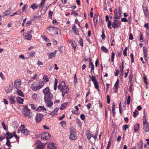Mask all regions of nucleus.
<instances>
[{
	"label": "nucleus",
	"mask_w": 149,
	"mask_h": 149,
	"mask_svg": "<svg viewBox=\"0 0 149 149\" xmlns=\"http://www.w3.org/2000/svg\"><path fill=\"white\" fill-rule=\"evenodd\" d=\"M58 88L62 92V95L63 97H64L65 94H68V92L69 89L63 81L59 84Z\"/></svg>",
	"instance_id": "obj_1"
},
{
	"label": "nucleus",
	"mask_w": 149,
	"mask_h": 149,
	"mask_svg": "<svg viewBox=\"0 0 149 149\" xmlns=\"http://www.w3.org/2000/svg\"><path fill=\"white\" fill-rule=\"evenodd\" d=\"M44 85L43 81L36 82L32 84L31 87L32 90L36 91L42 88Z\"/></svg>",
	"instance_id": "obj_2"
},
{
	"label": "nucleus",
	"mask_w": 149,
	"mask_h": 149,
	"mask_svg": "<svg viewBox=\"0 0 149 149\" xmlns=\"http://www.w3.org/2000/svg\"><path fill=\"white\" fill-rule=\"evenodd\" d=\"M33 112L35 111H31L27 106H25L23 110L22 113L25 117H27L29 118H31L34 115Z\"/></svg>",
	"instance_id": "obj_3"
},
{
	"label": "nucleus",
	"mask_w": 149,
	"mask_h": 149,
	"mask_svg": "<svg viewBox=\"0 0 149 149\" xmlns=\"http://www.w3.org/2000/svg\"><path fill=\"white\" fill-rule=\"evenodd\" d=\"M43 93L44 94V99L47 98H52L53 95L49 91V89L48 87H47L45 88L42 91Z\"/></svg>",
	"instance_id": "obj_4"
},
{
	"label": "nucleus",
	"mask_w": 149,
	"mask_h": 149,
	"mask_svg": "<svg viewBox=\"0 0 149 149\" xmlns=\"http://www.w3.org/2000/svg\"><path fill=\"white\" fill-rule=\"evenodd\" d=\"M20 132H21L22 134L26 136L29 134V131L26 129L25 126L24 125H21L19 130H18L17 133H19Z\"/></svg>",
	"instance_id": "obj_5"
},
{
	"label": "nucleus",
	"mask_w": 149,
	"mask_h": 149,
	"mask_svg": "<svg viewBox=\"0 0 149 149\" xmlns=\"http://www.w3.org/2000/svg\"><path fill=\"white\" fill-rule=\"evenodd\" d=\"M31 106V108L34 110H38L39 111H42L43 112L45 111H46V109L43 107L42 106H39L37 109H36L35 105L33 104H29Z\"/></svg>",
	"instance_id": "obj_6"
},
{
	"label": "nucleus",
	"mask_w": 149,
	"mask_h": 149,
	"mask_svg": "<svg viewBox=\"0 0 149 149\" xmlns=\"http://www.w3.org/2000/svg\"><path fill=\"white\" fill-rule=\"evenodd\" d=\"M32 30L25 33L23 34L24 39L27 40H30L32 38V36L31 33Z\"/></svg>",
	"instance_id": "obj_7"
},
{
	"label": "nucleus",
	"mask_w": 149,
	"mask_h": 149,
	"mask_svg": "<svg viewBox=\"0 0 149 149\" xmlns=\"http://www.w3.org/2000/svg\"><path fill=\"white\" fill-rule=\"evenodd\" d=\"M21 84V80L19 79H17L15 81L14 86L17 90L20 88Z\"/></svg>",
	"instance_id": "obj_8"
},
{
	"label": "nucleus",
	"mask_w": 149,
	"mask_h": 149,
	"mask_svg": "<svg viewBox=\"0 0 149 149\" xmlns=\"http://www.w3.org/2000/svg\"><path fill=\"white\" fill-rule=\"evenodd\" d=\"M52 98H47L44 99L45 102L47 107H50L52 106L53 104V102L51 100Z\"/></svg>",
	"instance_id": "obj_9"
},
{
	"label": "nucleus",
	"mask_w": 149,
	"mask_h": 149,
	"mask_svg": "<svg viewBox=\"0 0 149 149\" xmlns=\"http://www.w3.org/2000/svg\"><path fill=\"white\" fill-rule=\"evenodd\" d=\"M89 76L91 78L92 81L93 83L95 88L97 89L98 90L99 89L98 83L95 77L93 76H91L89 75Z\"/></svg>",
	"instance_id": "obj_10"
},
{
	"label": "nucleus",
	"mask_w": 149,
	"mask_h": 149,
	"mask_svg": "<svg viewBox=\"0 0 149 149\" xmlns=\"http://www.w3.org/2000/svg\"><path fill=\"white\" fill-rule=\"evenodd\" d=\"M41 137L43 139L47 140L49 139L50 135L48 132H44L42 134Z\"/></svg>",
	"instance_id": "obj_11"
},
{
	"label": "nucleus",
	"mask_w": 149,
	"mask_h": 149,
	"mask_svg": "<svg viewBox=\"0 0 149 149\" xmlns=\"http://www.w3.org/2000/svg\"><path fill=\"white\" fill-rule=\"evenodd\" d=\"M47 29L50 32L52 31H55L56 32V34H58V32L60 31V30L58 28L56 27H54L52 26H49L47 27Z\"/></svg>",
	"instance_id": "obj_12"
},
{
	"label": "nucleus",
	"mask_w": 149,
	"mask_h": 149,
	"mask_svg": "<svg viewBox=\"0 0 149 149\" xmlns=\"http://www.w3.org/2000/svg\"><path fill=\"white\" fill-rule=\"evenodd\" d=\"M43 116L41 114H37L35 117V120L37 122H39L43 118Z\"/></svg>",
	"instance_id": "obj_13"
},
{
	"label": "nucleus",
	"mask_w": 149,
	"mask_h": 149,
	"mask_svg": "<svg viewBox=\"0 0 149 149\" xmlns=\"http://www.w3.org/2000/svg\"><path fill=\"white\" fill-rule=\"evenodd\" d=\"M37 148L39 149H42L44 148V144L41 143L40 141H37Z\"/></svg>",
	"instance_id": "obj_14"
},
{
	"label": "nucleus",
	"mask_w": 149,
	"mask_h": 149,
	"mask_svg": "<svg viewBox=\"0 0 149 149\" xmlns=\"http://www.w3.org/2000/svg\"><path fill=\"white\" fill-rule=\"evenodd\" d=\"M121 16V15H120L119 14H118L117 9L115 10L114 15V19H120Z\"/></svg>",
	"instance_id": "obj_15"
},
{
	"label": "nucleus",
	"mask_w": 149,
	"mask_h": 149,
	"mask_svg": "<svg viewBox=\"0 0 149 149\" xmlns=\"http://www.w3.org/2000/svg\"><path fill=\"white\" fill-rule=\"evenodd\" d=\"M48 149H56V147L55 145V144L53 143H50L48 146Z\"/></svg>",
	"instance_id": "obj_16"
},
{
	"label": "nucleus",
	"mask_w": 149,
	"mask_h": 149,
	"mask_svg": "<svg viewBox=\"0 0 149 149\" xmlns=\"http://www.w3.org/2000/svg\"><path fill=\"white\" fill-rule=\"evenodd\" d=\"M72 30L74 31V33L75 35H79L78 30L76 27V26L75 24H74L72 27Z\"/></svg>",
	"instance_id": "obj_17"
},
{
	"label": "nucleus",
	"mask_w": 149,
	"mask_h": 149,
	"mask_svg": "<svg viewBox=\"0 0 149 149\" xmlns=\"http://www.w3.org/2000/svg\"><path fill=\"white\" fill-rule=\"evenodd\" d=\"M86 136L88 139L90 140L93 136V135L88 130L86 132Z\"/></svg>",
	"instance_id": "obj_18"
},
{
	"label": "nucleus",
	"mask_w": 149,
	"mask_h": 149,
	"mask_svg": "<svg viewBox=\"0 0 149 149\" xmlns=\"http://www.w3.org/2000/svg\"><path fill=\"white\" fill-rule=\"evenodd\" d=\"M58 109L56 108L54 109L53 111L50 113V115L52 116L56 115L58 113Z\"/></svg>",
	"instance_id": "obj_19"
},
{
	"label": "nucleus",
	"mask_w": 149,
	"mask_h": 149,
	"mask_svg": "<svg viewBox=\"0 0 149 149\" xmlns=\"http://www.w3.org/2000/svg\"><path fill=\"white\" fill-rule=\"evenodd\" d=\"M9 99L10 103L11 104H13L15 102V100L14 99L15 97L13 95H11L10 96L8 97Z\"/></svg>",
	"instance_id": "obj_20"
},
{
	"label": "nucleus",
	"mask_w": 149,
	"mask_h": 149,
	"mask_svg": "<svg viewBox=\"0 0 149 149\" xmlns=\"http://www.w3.org/2000/svg\"><path fill=\"white\" fill-rule=\"evenodd\" d=\"M6 139H10L13 137V135L12 134L9 132H8L6 133Z\"/></svg>",
	"instance_id": "obj_21"
},
{
	"label": "nucleus",
	"mask_w": 149,
	"mask_h": 149,
	"mask_svg": "<svg viewBox=\"0 0 149 149\" xmlns=\"http://www.w3.org/2000/svg\"><path fill=\"white\" fill-rule=\"evenodd\" d=\"M12 87H11L10 85L7 87L5 88V91L7 93H10L12 91Z\"/></svg>",
	"instance_id": "obj_22"
},
{
	"label": "nucleus",
	"mask_w": 149,
	"mask_h": 149,
	"mask_svg": "<svg viewBox=\"0 0 149 149\" xmlns=\"http://www.w3.org/2000/svg\"><path fill=\"white\" fill-rule=\"evenodd\" d=\"M143 129L144 132L145 133L149 131V127L148 126V124H144L143 125Z\"/></svg>",
	"instance_id": "obj_23"
},
{
	"label": "nucleus",
	"mask_w": 149,
	"mask_h": 149,
	"mask_svg": "<svg viewBox=\"0 0 149 149\" xmlns=\"http://www.w3.org/2000/svg\"><path fill=\"white\" fill-rule=\"evenodd\" d=\"M120 24V22L119 21H118L117 22H113L112 24V27L114 28H118V24Z\"/></svg>",
	"instance_id": "obj_24"
},
{
	"label": "nucleus",
	"mask_w": 149,
	"mask_h": 149,
	"mask_svg": "<svg viewBox=\"0 0 149 149\" xmlns=\"http://www.w3.org/2000/svg\"><path fill=\"white\" fill-rule=\"evenodd\" d=\"M16 92L17 93V94L19 95L20 96L24 97V94L22 92V91L21 90L18 89L17 90Z\"/></svg>",
	"instance_id": "obj_25"
},
{
	"label": "nucleus",
	"mask_w": 149,
	"mask_h": 149,
	"mask_svg": "<svg viewBox=\"0 0 149 149\" xmlns=\"http://www.w3.org/2000/svg\"><path fill=\"white\" fill-rule=\"evenodd\" d=\"M139 124L136 123L134 125V130L135 132H137L139 129Z\"/></svg>",
	"instance_id": "obj_26"
},
{
	"label": "nucleus",
	"mask_w": 149,
	"mask_h": 149,
	"mask_svg": "<svg viewBox=\"0 0 149 149\" xmlns=\"http://www.w3.org/2000/svg\"><path fill=\"white\" fill-rule=\"evenodd\" d=\"M76 134H70L69 138L71 140H75L76 139Z\"/></svg>",
	"instance_id": "obj_27"
},
{
	"label": "nucleus",
	"mask_w": 149,
	"mask_h": 149,
	"mask_svg": "<svg viewBox=\"0 0 149 149\" xmlns=\"http://www.w3.org/2000/svg\"><path fill=\"white\" fill-rule=\"evenodd\" d=\"M98 16L97 15L95 14L93 17V21L94 22V24L95 25H96L97 24V22L98 21L97 19Z\"/></svg>",
	"instance_id": "obj_28"
},
{
	"label": "nucleus",
	"mask_w": 149,
	"mask_h": 149,
	"mask_svg": "<svg viewBox=\"0 0 149 149\" xmlns=\"http://www.w3.org/2000/svg\"><path fill=\"white\" fill-rule=\"evenodd\" d=\"M89 65H90L89 66V67L91 68V71H92V70H93L94 69V65L93 63L91 61V60H90L89 61Z\"/></svg>",
	"instance_id": "obj_29"
},
{
	"label": "nucleus",
	"mask_w": 149,
	"mask_h": 149,
	"mask_svg": "<svg viewBox=\"0 0 149 149\" xmlns=\"http://www.w3.org/2000/svg\"><path fill=\"white\" fill-rule=\"evenodd\" d=\"M38 6L35 3H33L30 6L33 10H35L37 8Z\"/></svg>",
	"instance_id": "obj_30"
},
{
	"label": "nucleus",
	"mask_w": 149,
	"mask_h": 149,
	"mask_svg": "<svg viewBox=\"0 0 149 149\" xmlns=\"http://www.w3.org/2000/svg\"><path fill=\"white\" fill-rule=\"evenodd\" d=\"M17 102L19 104H22L23 103V102L24 101V99H23L19 97H18L17 98Z\"/></svg>",
	"instance_id": "obj_31"
},
{
	"label": "nucleus",
	"mask_w": 149,
	"mask_h": 149,
	"mask_svg": "<svg viewBox=\"0 0 149 149\" xmlns=\"http://www.w3.org/2000/svg\"><path fill=\"white\" fill-rule=\"evenodd\" d=\"M138 146L139 149H143V141L141 140H140V143H138Z\"/></svg>",
	"instance_id": "obj_32"
},
{
	"label": "nucleus",
	"mask_w": 149,
	"mask_h": 149,
	"mask_svg": "<svg viewBox=\"0 0 149 149\" xmlns=\"http://www.w3.org/2000/svg\"><path fill=\"white\" fill-rule=\"evenodd\" d=\"M58 81L56 79H55V82L54 83V89L55 90H56L57 89V86L58 84Z\"/></svg>",
	"instance_id": "obj_33"
},
{
	"label": "nucleus",
	"mask_w": 149,
	"mask_h": 149,
	"mask_svg": "<svg viewBox=\"0 0 149 149\" xmlns=\"http://www.w3.org/2000/svg\"><path fill=\"white\" fill-rule=\"evenodd\" d=\"M68 103V102H66L64 103L61 106V109L63 110L65 108L67 105Z\"/></svg>",
	"instance_id": "obj_34"
},
{
	"label": "nucleus",
	"mask_w": 149,
	"mask_h": 149,
	"mask_svg": "<svg viewBox=\"0 0 149 149\" xmlns=\"http://www.w3.org/2000/svg\"><path fill=\"white\" fill-rule=\"evenodd\" d=\"M144 115L143 116V119H142L143 125L148 124V122L146 120V116L145 115V113H144Z\"/></svg>",
	"instance_id": "obj_35"
},
{
	"label": "nucleus",
	"mask_w": 149,
	"mask_h": 149,
	"mask_svg": "<svg viewBox=\"0 0 149 149\" xmlns=\"http://www.w3.org/2000/svg\"><path fill=\"white\" fill-rule=\"evenodd\" d=\"M11 10L10 9L9 10H6L4 13V15L6 16L9 15L11 12Z\"/></svg>",
	"instance_id": "obj_36"
},
{
	"label": "nucleus",
	"mask_w": 149,
	"mask_h": 149,
	"mask_svg": "<svg viewBox=\"0 0 149 149\" xmlns=\"http://www.w3.org/2000/svg\"><path fill=\"white\" fill-rule=\"evenodd\" d=\"M101 50L105 53H108L109 51L105 47L103 46L101 47Z\"/></svg>",
	"instance_id": "obj_37"
},
{
	"label": "nucleus",
	"mask_w": 149,
	"mask_h": 149,
	"mask_svg": "<svg viewBox=\"0 0 149 149\" xmlns=\"http://www.w3.org/2000/svg\"><path fill=\"white\" fill-rule=\"evenodd\" d=\"M70 134H76L75 130L73 128H71L70 130Z\"/></svg>",
	"instance_id": "obj_38"
},
{
	"label": "nucleus",
	"mask_w": 149,
	"mask_h": 149,
	"mask_svg": "<svg viewBox=\"0 0 149 149\" xmlns=\"http://www.w3.org/2000/svg\"><path fill=\"white\" fill-rule=\"evenodd\" d=\"M118 83H119V80L118 79L117 81H116L114 86V87H115V88L116 89V91H115V92H116L118 88Z\"/></svg>",
	"instance_id": "obj_39"
},
{
	"label": "nucleus",
	"mask_w": 149,
	"mask_h": 149,
	"mask_svg": "<svg viewBox=\"0 0 149 149\" xmlns=\"http://www.w3.org/2000/svg\"><path fill=\"white\" fill-rule=\"evenodd\" d=\"M55 54L54 53V52H52L49 53V58L50 59L52 58L53 57H55Z\"/></svg>",
	"instance_id": "obj_40"
},
{
	"label": "nucleus",
	"mask_w": 149,
	"mask_h": 149,
	"mask_svg": "<svg viewBox=\"0 0 149 149\" xmlns=\"http://www.w3.org/2000/svg\"><path fill=\"white\" fill-rule=\"evenodd\" d=\"M45 1V0H42V1L41 2L38 6V7L40 8L42 7L44 5Z\"/></svg>",
	"instance_id": "obj_41"
},
{
	"label": "nucleus",
	"mask_w": 149,
	"mask_h": 149,
	"mask_svg": "<svg viewBox=\"0 0 149 149\" xmlns=\"http://www.w3.org/2000/svg\"><path fill=\"white\" fill-rule=\"evenodd\" d=\"M115 106L114 104V103L113 102L112 104V113L113 115H115Z\"/></svg>",
	"instance_id": "obj_42"
},
{
	"label": "nucleus",
	"mask_w": 149,
	"mask_h": 149,
	"mask_svg": "<svg viewBox=\"0 0 149 149\" xmlns=\"http://www.w3.org/2000/svg\"><path fill=\"white\" fill-rule=\"evenodd\" d=\"M139 114V112L138 111L136 110H135L134 111L133 113V116L135 118L136 117V116L138 115Z\"/></svg>",
	"instance_id": "obj_43"
},
{
	"label": "nucleus",
	"mask_w": 149,
	"mask_h": 149,
	"mask_svg": "<svg viewBox=\"0 0 149 149\" xmlns=\"http://www.w3.org/2000/svg\"><path fill=\"white\" fill-rule=\"evenodd\" d=\"M44 81L46 82H47L48 81V77L47 75H45L43 78Z\"/></svg>",
	"instance_id": "obj_44"
},
{
	"label": "nucleus",
	"mask_w": 149,
	"mask_h": 149,
	"mask_svg": "<svg viewBox=\"0 0 149 149\" xmlns=\"http://www.w3.org/2000/svg\"><path fill=\"white\" fill-rule=\"evenodd\" d=\"M102 38L103 40H104L105 39V36L104 33V30H103L102 31V33L101 35Z\"/></svg>",
	"instance_id": "obj_45"
},
{
	"label": "nucleus",
	"mask_w": 149,
	"mask_h": 149,
	"mask_svg": "<svg viewBox=\"0 0 149 149\" xmlns=\"http://www.w3.org/2000/svg\"><path fill=\"white\" fill-rule=\"evenodd\" d=\"M132 86H133V84L132 82H131V83L130 86H129V90L130 92H131L132 91Z\"/></svg>",
	"instance_id": "obj_46"
},
{
	"label": "nucleus",
	"mask_w": 149,
	"mask_h": 149,
	"mask_svg": "<svg viewBox=\"0 0 149 149\" xmlns=\"http://www.w3.org/2000/svg\"><path fill=\"white\" fill-rule=\"evenodd\" d=\"M108 21V22L107 23L108 27L109 29H111V21L110 20Z\"/></svg>",
	"instance_id": "obj_47"
},
{
	"label": "nucleus",
	"mask_w": 149,
	"mask_h": 149,
	"mask_svg": "<svg viewBox=\"0 0 149 149\" xmlns=\"http://www.w3.org/2000/svg\"><path fill=\"white\" fill-rule=\"evenodd\" d=\"M118 13L119 15H121L122 12L121 11L122 9L121 7H119L118 8Z\"/></svg>",
	"instance_id": "obj_48"
},
{
	"label": "nucleus",
	"mask_w": 149,
	"mask_h": 149,
	"mask_svg": "<svg viewBox=\"0 0 149 149\" xmlns=\"http://www.w3.org/2000/svg\"><path fill=\"white\" fill-rule=\"evenodd\" d=\"M130 95H128L127 97V104L129 105L130 103Z\"/></svg>",
	"instance_id": "obj_49"
},
{
	"label": "nucleus",
	"mask_w": 149,
	"mask_h": 149,
	"mask_svg": "<svg viewBox=\"0 0 149 149\" xmlns=\"http://www.w3.org/2000/svg\"><path fill=\"white\" fill-rule=\"evenodd\" d=\"M79 43L81 46L82 47L83 45V40L82 39L80 38L79 40Z\"/></svg>",
	"instance_id": "obj_50"
},
{
	"label": "nucleus",
	"mask_w": 149,
	"mask_h": 149,
	"mask_svg": "<svg viewBox=\"0 0 149 149\" xmlns=\"http://www.w3.org/2000/svg\"><path fill=\"white\" fill-rule=\"evenodd\" d=\"M128 126L127 124L125 125L122 127L123 129L125 130H126L128 128Z\"/></svg>",
	"instance_id": "obj_51"
},
{
	"label": "nucleus",
	"mask_w": 149,
	"mask_h": 149,
	"mask_svg": "<svg viewBox=\"0 0 149 149\" xmlns=\"http://www.w3.org/2000/svg\"><path fill=\"white\" fill-rule=\"evenodd\" d=\"M127 47H126L123 51V54L125 56H127Z\"/></svg>",
	"instance_id": "obj_52"
},
{
	"label": "nucleus",
	"mask_w": 149,
	"mask_h": 149,
	"mask_svg": "<svg viewBox=\"0 0 149 149\" xmlns=\"http://www.w3.org/2000/svg\"><path fill=\"white\" fill-rule=\"evenodd\" d=\"M130 58L131 59V62L132 63H133L134 62V55L132 53H131L130 54Z\"/></svg>",
	"instance_id": "obj_53"
},
{
	"label": "nucleus",
	"mask_w": 149,
	"mask_h": 149,
	"mask_svg": "<svg viewBox=\"0 0 149 149\" xmlns=\"http://www.w3.org/2000/svg\"><path fill=\"white\" fill-rule=\"evenodd\" d=\"M52 13H53L52 11H49V18H52Z\"/></svg>",
	"instance_id": "obj_54"
},
{
	"label": "nucleus",
	"mask_w": 149,
	"mask_h": 149,
	"mask_svg": "<svg viewBox=\"0 0 149 149\" xmlns=\"http://www.w3.org/2000/svg\"><path fill=\"white\" fill-rule=\"evenodd\" d=\"M71 14L72 15H74L75 16H78V14L77 13L74 11H72L71 13Z\"/></svg>",
	"instance_id": "obj_55"
},
{
	"label": "nucleus",
	"mask_w": 149,
	"mask_h": 149,
	"mask_svg": "<svg viewBox=\"0 0 149 149\" xmlns=\"http://www.w3.org/2000/svg\"><path fill=\"white\" fill-rule=\"evenodd\" d=\"M1 123H2V126L3 127L4 129L5 130H6V128L5 125V124L4 122L3 121H2Z\"/></svg>",
	"instance_id": "obj_56"
},
{
	"label": "nucleus",
	"mask_w": 149,
	"mask_h": 149,
	"mask_svg": "<svg viewBox=\"0 0 149 149\" xmlns=\"http://www.w3.org/2000/svg\"><path fill=\"white\" fill-rule=\"evenodd\" d=\"M30 56L31 57H33L35 55V53L34 52H32L29 54Z\"/></svg>",
	"instance_id": "obj_57"
},
{
	"label": "nucleus",
	"mask_w": 149,
	"mask_h": 149,
	"mask_svg": "<svg viewBox=\"0 0 149 149\" xmlns=\"http://www.w3.org/2000/svg\"><path fill=\"white\" fill-rule=\"evenodd\" d=\"M143 11L148 10L147 7V6L145 5L143 6Z\"/></svg>",
	"instance_id": "obj_58"
},
{
	"label": "nucleus",
	"mask_w": 149,
	"mask_h": 149,
	"mask_svg": "<svg viewBox=\"0 0 149 149\" xmlns=\"http://www.w3.org/2000/svg\"><path fill=\"white\" fill-rule=\"evenodd\" d=\"M80 118L81 119H82L83 120H85V116L84 114H81L80 116Z\"/></svg>",
	"instance_id": "obj_59"
},
{
	"label": "nucleus",
	"mask_w": 149,
	"mask_h": 149,
	"mask_svg": "<svg viewBox=\"0 0 149 149\" xmlns=\"http://www.w3.org/2000/svg\"><path fill=\"white\" fill-rule=\"evenodd\" d=\"M121 21L122 22H128V20H127V19L125 18H122L121 19Z\"/></svg>",
	"instance_id": "obj_60"
},
{
	"label": "nucleus",
	"mask_w": 149,
	"mask_h": 149,
	"mask_svg": "<svg viewBox=\"0 0 149 149\" xmlns=\"http://www.w3.org/2000/svg\"><path fill=\"white\" fill-rule=\"evenodd\" d=\"M7 139V142H6V144L7 146H8L9 145H10V141L9 139Z\"/></svg>",
	"instance_id": "obj_61"
},
{
	"label": "nucleus",
	"mask_w": 149,
	"mask_h": 149,
	"mask_svg": "<svg viewBox=\"0 0 149 149\" xmlns=\"http://www.w3.org/2000/svg\"><path fill=\"white\" fill-rule=\"evenodd\" d=\"M129 39L131 40H132L133 39V37L132 34L131 33L129 34Z\"/></svg>",
	"instance_id": "obj_62"
},
{
	"label": "nucleus",
	"mask_w": 149,
	"mask_h": 149,
	"mask_svg": "<svg viewBox=\"0 0 149 149\" xmlns=\"http://www.w3.org/2000/svg\"><path fill=\"white\" fill-rule=\"evenodd\" d=\"M37 64L38 65H43V63L41 61L38 60L37 62Z\"/></svg>",
	"instance_id": "obj_63"
},
{
	"label": "nucleus",
	"mask_w": 149,
	"mask_h": 149,
	"mask_svg": "<svg viewBox=\"0 0 149 149\" xmlns=\"http://www.w3.org/2000/svg\"><path fill=\"white\" fill-rule=\"evenodd\" d=\"M21 12V11L20 10H19L17 11L15 13H14V14L18 15Z\"/></svg>",
	"instance_id": "obj_64"
}]
</instances>
